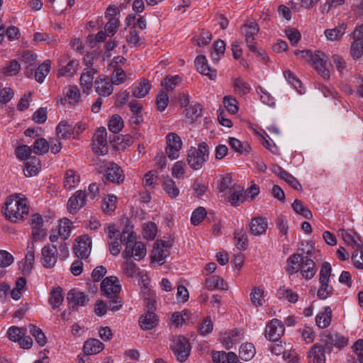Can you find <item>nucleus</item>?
<instances>
[{
    "label": "nucleus",
    "instance_id": "cd10ccee",
    "mask_svg": "<svg viewBox=\"0 0 363 363\" xmlns=\"http://www.w3.org/2000/svg\"><path fill=\"white\" fill-rule=\"evenodd\" d=\"M43 220L40 214H33L30 219V225L32 226V235L35 238L40 239L45 234L42 229Z\"/></svg>",
    "mask_w": 363,
    "mask_h": 363
},
{
    "label": "nucleus",
    "instance_id": "79ce46f5",
    "mask_svg": "<svg viewBox=\"0 0 363 363\" xmlns=\"http://www.w3.org/2000/svg\"><path fill=\"white\" fill-rule=\"evenodd\" d=\"M79 63L78 60H72L69 61L65 67H61L58 70L57 77L67 76L72 77L78 69Z\"/></svg>",
    "mask_w": 363,
    "mask_h": 363
},
{
    "label": "nucleus",
    "instance_id": "7ed1b4c3",
    "mask_svg": "<svg viewBox=\"0 0 363 363\" xmlns=\"http://www.w3.org/2000/svg\"><path fill=\"white\" fill-rule=\"evenodd\" d=\"M209 158L208 145L203 142L198 145V147H191L187 154V162L194 169L202 168Z\"/></svg>",
    "mask_w": 363,
    "mask_h": 363
},
{
    "label": "nucleus",
    "instance_id": "f3484780",
    "mask_svg": "<svg viewBox=\"0 0 363 363\" xmlns=\"http://www.w3.org/2000/svg\"><path fill=\"white\" fill-rule=\"evenodd\" d=\"M86 204V194L82 190L77 191L67 202V209L69 213H76Z\"/></svg>",
    "mask_w": 363,
    "mask_h": 363
},
{
    "label": "nucleus",
    "instance_id": "423d86ee",
    "mask_svg": "<svg viewBox=\"0 0 363 363\" xmlns=\"http://www.w3.org/2000/svg\"><path fill=\"white\" fill-rule=\"evenodd\" d=\"M258 31L259 26L255 22L246 23L241 28V32L245 35V43L249 50L256 53L257 55L261 56L262 58L265 60L267 57L265 54L259 52L255 45V35L257 34Z\"/></svg>",
    "mask_w": 363,
    "mask_h": 363
},
{
    "label": "nucleus",
    "instance_id": "f704fd0d",
    "mask_svg": "<svg viewBox=\"0 0 363 363\" xmlns=\"http://www.w3.org/2000/svg\"><path fill=\"white\" fill-rule=\"evenodd\" d=\"M309 363H325V350L323 347L315 345L309 352Z\"/></svg>",
    "mask_w": 363,
    "mask_h": 363
},
{
    "label": "nucleus",
    "instance_id": "7c9ffc66",
    "mask_svg": "<svg viewBox=\"0 0 363 363\" xmlns=\"http://www.w3.org/2000/svg\"><path fill=\"white\" fill-rule=\"evenodd\" d=\"M243 189L238 185H233L229 189L228 201L233 206H238L244 201Z\"/></svg>",
    "mask_w": 363,
    "mask_h": 363
},
{
    "label": "nucleus",
    "instance_id": "e433bc0d",
    "mask_svg": "<svg viewBox=\"0 0 363 363\" xmlns=\"http://www.w3.org/2000/svg\"><path fill=\"white\" fill-rule=\"evenodd\" d=\"M225 50V43L222 40H218L213 44L211 57L214 63H218L221 56L224 55Z\"/></svg>",
    "mask_w": 363,
    "mask_h": 363
},
{
    "label": "nucleus",
    "instance_id": "a211bd4d",
    "mask_svg": "<svg viewBox=\"0 0 363 363\" xmlns=\"http://www.w3.org/2000/svg\"><path fill=\"white\" fill-rule=\"evenodd\" d=\"M323 340L328 347H335L341 349L348 344V340L345 336L336 333H330L323 336Z\"/></svg>",
    "mask_w": 363,
    "mask_h": 363
},
{
    "label": "nucleus",
    "instance_id": "13d9d810",
    "mask_svg": "<svg viewBox=\"0 0 363 363\" xmlns=\"http://www.w3.org/2000/svg\"><path fill=\"white\" fill-rule=\"evenodd\" d=\"M180 77L178 75L174 77H166L161 82V86L164 87L167 91H172L174 88L179 84Z\"/></svg>",
    "mask_w": 363,
    "mask_h": 363
},
{
    "label": "nucleus",
    "instance_id": "2f4dec72",
    "mask_svg": "<svg viewBox=\"0 0 363 363\" xmlns=\"http://www.w3.org/2000/svg\"><path fill=\"white\" fill-rule=\"evenodd\" d=\"M35 260V247L33 242L28 243L27 246V253L25 257V262L22 266L23 272L29 273L33 267Z\"/></svg>",
    "mask_w": 363,
    "mask_h": 363
},
{
    "label": "nucleus",
    "instance_id": "c03bdc74",
    "mask_svg": "<svg viewBox=\"0 0 363 363\" xmlns=\"http://www.w3.org/2000/svg\"><path fill=\"white\" fill-rule=\"evenodd\" d=\"M151 84L148 80L144 79L133 90V96L141 99L145 97L150 91Z\"/></svg>",
    "mask_w": 363,
    "mask_h": 363
},
{
    "label": "nucleus",
    "instance_id": "6e6552de",
    "mask_svg": "<svg viewBox=\"0 0 363 363\" xmlns=\"http://www.w3.org/2000/svg\"><path fill=\"white\" fill-rule=\"evenodd\" d=\"M172 350L180 362H185L189 356L191 346L186 338L184 336L177 337L172 345Z\"/></svg>",
    "mask_w": 363,
    "mask_h": 363
},
{
    "label": "nucleus",
    "instance_id": "b1692460",
    "mask_svg": "<svg viewBox=\"0 0 363 363\" xmlns=\"http://www.w3.org/2000/svg\"><path fill=\"white\" fill-rule=\"evenodd\" d=\"M339 236L344 240V242L349 246H351L354 249L362 250L363 246L359 243L358 240L359 238L357 237V240L355 238L356 233L350 230L340 229L339 230Z\"/></svg>",
    "mask_w": 363,
    "mask_h": 363
},
{
    "label": "nucleus",
    "instance_id": "4468645a",
    "mask_svg": "<svg viewBox=\"0 0 363 363\" xmlns=\"http://www.w3.org/2000/svg\"><path fill=\"white\" fill-rule=\"evenodd\" d=\"M77 243L74 245V250L77 257L81 259H86L90 255L91 250V241L86 236H81L76 240Z\"/></svg>",
    "mask_w": 363,
    "mask_h": 363
},
{
    "label": "nucleus",
    "instance_id": "5fc2aeb1",
    "mask_svg": "<svg viewBox=\"0 0 363 363\" xmlns=\"http://www.w3.org/2000/svg\"><path fill=\"white\" fill-rule=\"evenodd\" d=\"M26 333V329L24 328H18L16 326L11 327L7 332L8 337L11 341H19Z\"/></svg>",
    "mask_w": 363,
    "mask_h": 363
},
{
    "label": "nucleus",
    "instance_id": "4d7b16f0",
    "mask_svg": "<svg viewBox=\"0 0 363 363\" xmlns=\"http://www.w3.org/2000/svg\"><path fill=\"white\" fill-rule=\"evenodd\" d=\"M279 298H284L291 303H296L298 301V296L296 293L292 291L289 289L284 287L280 288L277 292Z\"/></svg>",
    "mask_w": 363,
    "mask_h": 363
},
{
    "label": "nucleus",
    "instance_id": "37998d69",
    "mask_svg": "<svg viewBox=\"0 0 363 363\" xmlns=\"http://www.w3.org/2000/svg\"><path fill=\"white\" fill-rule=\"evenodd\" d=\"M206 286L209 290H213L215 289H227L226 284L224 283L223 279L216 275L211 276L206 279Z\"/></svg>",
    "mask_w": 363,
    "mask_h": 363
},
{
    "label": "nucleus",
    "instance_id": "f8f14e48",
    "mask_svg": "<svg viewBox=\"0 0 363 363\" xmlns=\"http://www.w3.org/2000/svg\"><path fill=\"white\" fill-rule=\"evenodd\" d=\"M311 61H312L315 70L323 78L325 79L330 78V71L326 67L328 57L323 52L317 50L313 53Z\"/></svg>",
    "mask_w": 363,
    "mask_h": 363
},
{
    "label": "nucleus",
    "instance_id": "c9c22d12",
    "mask_svg": "<svg viewBox=\"0 0 363 363\" xmlns=\"http://www.w3.org/2000/svg\"><path fill=\"white\" fill-rule=\"evenodd\" d=\"M48 301L53 309L59 308L62 304L64 296L62 294V289L60 286L55 287L51 290Z\"/></svg>",
    "mask_w": 363,
    "mask_h": 363
},
{
    "label": "nucleus",
    "instance_id": "412c9836",
    "mask_svg": "<svg viewBox=\"0 0 363 363\" xmlns=\"http://www.w3.org/2000/svg\"><path fill=\"white\" fill-rule=\"evenodd\" d=\"M267 228V220L265 218L262 217L253 218L249 225L250 232L255 236H259L265 233Z\"/></svg>",
    "mask_w": 363,
    "mask_h": 363
},
{
    "label": "nucleus",
    "instance_id": "de8ad7c7",
    "mask_svg": "<svg viewBox=\"0 0 363 363\" xmlns=\"http://www.w3.org/2000/svg\"><path fill=\"white\" fill-rule=\"evenodd\" d=\"M163 189L171 198H175L179 194V189L175 182L169 177L164 179Z\"/></svg>",
    "mask_w": 363,
    "mask_h": 363
},
{
    "label": "nucleus",
    "instance_id": "0eeeda50",
    "mask_svg": "<svg viewBox=\"0 0 363 363\" xmlns=\"http://www.w3.org/2000/svg\"><path fill=\"white\" fill-rule=\"evenodd\" d=\"M94 152L97 155H104L108 152L107 131L104 127L99 128L94 135L92 140Z\"/></svg>",
    "mask_w": 363,
    "mask_h": 363
},
{
    "label": "nucleus",
    "instance_id": "58836bf2",
    "mask_svg": "<svg viewBox=\"0 0 363 363\" xmlns=\"http://www.w3.org/2000/svg\"><path fill=\"white\" fill-rule=\"evenodd\" d=\"M346 28L347 25L345 23H342L335 28L325 30L324 32L325 35L329 40H339L345 34Z\"/></svg>",
    "mask_w": 363,
    "mask_h": 363
},
{
    "label": "nucleus",
    "instance_id": "bf43d9fd",
    "mask_svg": "<svg viewBox=\"0 0 363 363\" xmlns=\"http://www.w3.org/2000/svg\"><path fill=\"white\" fill-rule=\"evenodd\" d=\"M32 151L33 148L26 145H19L16 149V155L17 158L21 160H28Z\"/></svg>",
    "mask_w": 363,
    "mask_h": 363
},
{
    "label": "nucleus",
    "instance_id": "6e6d98bb",
    "mask_svg": "<svg viewBox=\"0 0 363 363\" xmlns=\"http://www.w3.org/2000/svg\"><path fill=\"white\" fill-rule=\"evenodd\" d=\"M123 127V121L119 115H113L108 123V128L113 133H119Z\"/></svg>",
    "mask_w": 363,
    "mask_h": 363
},
{
    "label": "nucleus",
    "instance_id": "864d4df0",
    "mask_svg": "<svg viewBox=\"0 0 363 363\" xmlns=\"http://www.w3.org/2000/svg\"><path fill=\"white\" fill-rule=\"evenodd\" d=\"M29 331L30 333L35 337V341L40 345L44 346L47 340L46 337L43 333L42 330L32 324L29 325Z\"/></svg>",
    "mask_w": 363,
    "mask_h": 363
},
{
    "label": "nucleus",
    "instance_id": "393cba45",
    "mask_svg": "<svg viewBox=\"0 0 363 363\" xmlns=\"http://www.w3.org/2000/svg\"><path fill=\"white\" fill-rule=\"evenodd\" d=\"M157 316L152 311H147V313L141 315L139 319L140 326L145 330L154 328L157 325Z\"/></svg>",
    "mask_w": 363,
    "mask_h": 363
},
{
    "label": "nucleus",
    "instance_id": "4be33fe9",
    "mask_svg": "<svg viewBox=\"0 0 363 363\" xmlns=\"http://www.w3.org/2000/svg\"><path fill=\"white\" fill-rule=\"evenodd\" d=\"M112 82L108 77L98 78L94 82L96 91L101 96H108L113 91Z\"/></svg>",
    "mask_w": 363,
    "mask_h": 363
},
{
    "label": "nucleus",
    "instance_id": "dca6fc26",
    "mask_svg": "<svg viewBox=\"0 0 363 363\" xmlns=\"http://www.w3.org/2000/svg\"><path fill=\"white\" fill-rule=\"evenodd\" d=\"M170 244L168 242L160 240L157 241L154 246L152 251V259L155 262L163 264L166 257L169 255L168 248L170 247Z\"/></svg>",
    "mask_w": 363,
    "mask_h": 363
},
{
    "label": "nucleus",
    "instance_id": "0e129e2a",
    "mask_svg": "<svg viewBox=\"0 0 363 363\" xmlns=\"http://www.w3.org/2000/svg\"><path fill=\"white\" fill-rule=\"evenodd\" d=\"M157 234V226L154 223L149 222L143 227V236L147 240L155 239Z\"/></svg>",
    "mask_w": 363,
    "mask_h": 363
},
{
    "label": "nucleus",
    "instance_id": "a19ab883",
    "mask_svg": "<svg viewBox=\"0 0 363 363\" xmlns=\"http://www.w3.org/2000/svg\"><path fill=\"white\" fill-rule=\"evenodd\" d=\"M125 261L122 265L124 274L130 277H136L140 275V269L131 258H124Z\"/></svg>",
    "mask_w": 363,
    "mask_h": 363
},
{
    "label": "nucleus",
    "instance_id": "bb28decb",
    "mask_svg": "<svg viewBox=\"0 0 363 363\" xmlns=\"http://www.w3.org/2000/svg\"><path fill=\"white\" fill-rule=\"evenodd\" d=\"M95 70L93 68L84 69L80 77V86L84 93H88L93 86V79Z\"/></svg>",
    "mask_w": 363,
    "mask_h": 363
},
{
    "label": "nucleus",
    "instance_id": "aec40b11",
    "mask_svg": "<svg viewBox=\"0 0 363 363\" xmlns=\"http://www.w3.org/2000/svg\"><path fill=\"white\" fill-rule=\"evenodd\" d=\"M311 255L309 251L307 252V255L303 257L300 270L303 278L306 279H312L315 272V264L314 261L308 257Z\"/></svg>",
    "mask_w": 363,
    "mask_h": 363
},
{
    "label": "nucleus",
    "instance_id": "e2e57ef3",
    "mask_svg": "<svg viewBox=\"0 0 363 363\" xmlns=\"http://www.w3.org/2000/svg\"><path fill=\"white\" fill-rule=\"evenodd\" d=\"M206 216V211L203 207L196 208L192 213L191 222L194 225H199Z\"/></svg>",
    "mask_w": 363,
    "mask_h": 363
},
{
    "label": "nucleus",
    "instance_id": "338daca9",
    "mask_svg": "<svg viewBox=\"0 0 363 363\" xmlns=\"http://www.w3.org/2000/svg\"><path fill=\"white\" fill-rule=\"evenodd\" d=\"M263 291L259 288H254L250 294V300L256 307L263 304Z\"/></svg>",
    "mask_w": 363,
    "mask_h": 363
},
{
    "label": "nucleus",
    "instance_id": "774afa93",
    "mask_svg": "<svg viewBox=\"0 0 363 363\" xmlns=\"http://www.w3.org/2000/svg\"><path fill=\"white\" fill-rule=\"evenodd\" d=\"M352 261L356 268L363 269V248L354 250L352 255Z\"/></svg>",
    "mask_w": 363,
    "mask_h": 363
},
{
    "label": "nucleus",
    "instance_id": "1a4fd4ad",
    "mask_svg": "<svg viewBox=\"0 0 363 363\" xmlns=\"http://www.w3.org/2000/svg\"><path fill=\"white\" fill-rule=\"evenodd\" d=\"M284 331L285 328L282 322L277 318H274L267 323L264 335L269 341L276 342L280 340Z\"/></svg>",
    "mask_w": 363,
    "mask_h": 363
},
{
    "label": "nucleus",
    "instance_id": "2eb2a0df",
    "mask_svg": "<svg viewBox=\"0 0 363 363\" xmlns=\"http://www.w3.org/2000/svg\"><path fill=\"white\" fill-rule=\"evenodd\" d=\"M89 300L87 295L76 289H71L67 295V301L72 310H74L77 306H85Z\"/></svg>",
    "mask_w": 363,
    "mask_h": 363
},
{
    "label": "nucleus",
    "instance_id": "473e14b6",
    "mask_svg": "<svg viewBox=\"0 0 363 363\" xmlns=\"http://www.w3.org/2000/svg\"><path fill=\"white\" fill-rule=\"evenodd\" d=\"M40 168V162L36 157H30L25 163L24 174L26 177H33L38 172Z\"/></svg>",
    "mask_w": 363,
    "mask_h": 363
},
{
    "label": "nucleus",
    "instance_id": "72a5a7b5",
    "mask_svg": "<svg viewBox=\"0 0 363 363\" xmlns=\"http://www.w3.org/2000/svg\"><path fill=\"white\" fill-rule=\"evenodd\" d=\"M56 132L58 138L67 139L74 134V128L72 123H69L66 121H62L57 125Z\"/></svg>",
    "mask_w": 363,
    "mask_h": 363
},
{
    "label": "nucleus",
    "instance_id": "a878e982",
    "mask_svg": "<svg viewBox=\"0 0 363 363\" xmlns=\"http://www.w3.org/2000/svg\"><path fill=\"white\" fill-rule=\"evenodd\" d=\"M303 257L301 254L295 253L288 257L286 271L289 274H294L300 271Z\"/></svg>",
    "mask_w": 363,
    "mask_h": 363
},
{
    "label": "nucleus",
    "instance_id": "4c0bfd02",
    "mask_svg": "<svg viewBox=\"0 0 363 363\" xmlns=\"http://www.w3.org/2000/svg\"><path fill=\"white\" fill-rule=\"evenodd\" d=\"M51 68V62L45 60L43 63L40 65L38 68L34 69L35 79L38 83L43 82L45 78L50 73Z\"/></svg>",
    "mask_w": 363,
    "mask_h": 363
},
{
    "label": "nucleus",
    "instance_id": "49530a36",
    "mask_svg": "<svg viewBox=\"0 0 363 363\" xmlns=\"http://www.w3.org/2000/svg\"><path fill=\"white\" fill-rule=\"evenodd\" d=\"M255 354V349L252 343L242 344L240 347V357L245 361L251 359L254 357Z\"/></svg>",
    "mask_w": 363,
    "mask_h": 363
},
{
    "label": "nucleus",
    "instance_id": "052dcab7",
    "mask_svg": "<svg viewBox=\"0 0 363 363\" xmlns=\"http://www.w3.org/2000/svg\"><path fill=\"white\" fill-rule=\"evenodd\" d=\"M126 74L122 68L116 67L111 74V81L112 84L119 85L125 82Z\"/></svg>",
    "mask_w": 363,
    "mask_h": 363
},
{
    "label": "nucleus",
    "instance_id": "c756f323",
    "mask_svg": "<svg viewBox=\"0 0 363 363\" xmlns=\"http://www.w3.org/2000/svg\"><path fill=\"white\" fill-rule=\"evenodd\" d=\"M104 345L98 339H89L84 345L83 350L85 354L88 355L96 354L102 351Z\"/></svg>",
    "mask_w": 363,
    "mask_h": 363
},
{
    "label": "nucleus",
    "instance_id": "09e8293b",
    "mask_svg": "<svg viewBox=\"0 0 363 363\" xmlns=\"http://www.w3.org/2000/svg\"><path fill=\"white\" fill-rule=\"evenodd\" d=\"M293 210L298 214L302 216L306 219H310L312 218L311 211L303 205V203L298 200L296 199L292 203Z\"/></svg>",
    "mask_w": 363,
    "mask_h": 363
},
{
    "label": "nucleus",
    "instance_id": "a18cd8bd",
    "mask_svg": "<svg viewBox=\"0 0 363 363\" xmlns=\"http://www.w3.org/2000/svg\"><path fill=\"white\" fill-rule=\"evenodd\" d=\"M72 222L67 218H64L60 220L57 231L60 237L62 240H65L69 236L72 230Z\"/></svg>",
    "mask_w": 363,
    "mask_h": 363
},
{
    "label": "nucleus",
    "instance_id": "c85d7f7f",
    "mask_svg": "<svg viewBox=\"0 0 363 363\" xmlns=\"http://www.w3.org/2000/svg\"><path fill=\"white\" fill-rule=\"evenodd\" d=\"M332 310L330 307L326 306L323 311L317 314L315 317V323L318 328H326L331 323Z\"/></svg>",
    "mask_w": 363,
    "mask_h": 363
},
{
    "label": "nucleus",
    "instance_id": "9b49d317",
    "mask_svg": "<svg viewBox=\"0 0 363 363\" xmlns=\"http://www.w3.org/2000/svg\"><path fill=\"white\" fill-rule=\"evenodd\" d=\"M166 154L171 160H175L179 157V152L182 147V142L180 137L174 133H170L167 137Z\"/></svg>",
    "mask_w": 363,
    "mask_h": 363
},
{
    "label": "nucleus",
    "instance_id": "603ef678",
    "mask_svg": "<svg viewBox=\"0 0 363 363\" xmlns=\"http://www.w3.org/2000/svg\"><path fill=\"white\" fill-rule=\"evenodd\" d=\"M117 198L114 195H108L103 199L101 208L105 213H110L116 208Z\"/></svg>",
    "mask_w": 363,
    "mask_h": 363
},
{
    "label": "nucleus",
    "instance_id": "680f3d73",
    "mask_svg": "<svg viewBox=\"0 0 363 363\" xmlns=\"http://www.w3.org/2000/svg\"><path fill=\"white\" fill-rule=\"evenodd\" d=\"M350 52L354 59L359 58L363 54V40H354L351 45Z\"/></svg>",
    "mask_w": 363,
    "mask_h": 363
},
{
    "label": "nucleus",
    "instance_id": "69168bd1",
    "mask_svg": "<svg viewBox=\"0 0 363 363\" xmlns=\"http://www.w3.org/2000/svg\"><path fill=\"white\" fill-rule=\"evenodd\" d=\"M202 112V108L200 104H195L190 106L186 108V116L192 121L196 120L199 117Z\"/></svg>",
    "mask_w": 363,
    "mask_h": 363
},
{
    "label": "nucleus",
    "instance_id": "8fccbe9b",
    "mask_svg": "<svg viewBox=\"0 0 363 363\" xmlns=\"http://www.w3.org/2000/svg\"><path fill=\"white\" fill-rule=\"evenodd\" d=\"M32 147L33 152L35 155H41L48 152L50 146L45 138H38L34 142Z\"/></svg>",
    "mask_w": 363,
    "mask_h": 363
},
{
    "label": "nucleus",
    "instance_id": "20e7f679",
    "mask_svg": "<svg viewBox=\"0 0 363 363\" xmlns=\"http://www.w3.org/2000/svg\"><path fill=\"white\" fill-rule=\"evenodd\" d=\"M331 265L329 262L322 264L319 273L320 286L317 291V296L320 299H325L330 296L333 292V287L328 284L331 275Z\"/></svg>",
    "mask_w": 363,
    "mask_h": 363
},
{
    "label": "nucleus",
    "instance_id": "f257e3e1",
    "mask_svg": "<svg viewBox=\"0 0 363 363\" xmlns=\"http://www.w3.org/2000/svg\"><path fill=\"white\" fill-rule=\"evenodd\" d=\"M136 234L128 230H123L121 235V241L125 245L123 252V258H132L135 260H140L145 257L147 253L145 245L142 242L136 240Z\"/></svg>",
    "mask_w": 363,
    "mask_h": 363
},
{
    "label": "nucleus",
    "instance_id": "ea45409f",
    "mask_svg": "<svg viewBox=\"0 0 363 363\" xmlns=\"http://www.w3.org/2000/svg\"><path fill=\"white\" fill-rule=\"evenodd\" d=\"M79 183V175L72 169H68L65 174L64 186L67 189L75 188Z\"/></svg>",
    "mask_w": 363,
    "mask_h": 363
},
{
    "label": "nucleus",
    "instance_id": "9d476101",
    "mask_svg": "<svg viewBox=\"0 0 363 363\" xmlns=\"http://www.w3.org/2000/svg\"><path fill=\"white\" fill-rule=\"evenodd\" d=\"M101 290L102 294L106 298L118 295L121 290L118 279L115 276L105 278L101 283Z\"/></svg>",
    "mask_w": 363,
    "mask_h": 363
},
{
    "label": "nucleus",
    "instance_id": "3c124183",
    "mask_svg": "<svg viewBox=\"0 0 363 363\" xmlns=\"http://www.w3.org/2000/svg\"><path fill=\"white\" fill-rule=\"evenodd\" d=\"M235 243L238 249L244 250L247 248L248 240L246 233L242 229L235 233Z\"/></svg>",
    "mask_w": 363,
    "mask_h": 363
},
{
    "label": "nucleus",
    "instance_id": "5701e85b",
    "mask_svg": "<svg viewBox=\"0 0 363 363\" xmlns=\"http://www.w3.org/2000/svg\"><path fill=\"white\" fill-rule=\"evenodd\" d=\"M36 59L37 55L30 51H25L21 55V62L28 64L26 67V74L29 78H31L33 75L36 67Z\"/></svg>",
    "mask_w": 363,
    "mask_h": 363
},
{
    "label": "nucleus",
    "instance_id": "6ab92c4d",
    "mask_svg": "<svg viewBox=\"0 0 363 363\" xmlns=\"http://www.w3.org/2000/svg\"><path fill=\"white\" fill-rule=\"evenodd\" d=\"M195 66L199 72L206 75L210 79L213 80L217 77L216 69H212L208 65V61L204 55H199L195 60Z\"/></svg>",
    "mask_w": 363,
    "mask_h": 363
},
{
    "label": "nucleus",
    "instance_id": "39448f33",
    "mask_svg": "<svg viewBox=\"0 0 363 363\" xmlns=\"http://www.w3.org/2000/svg\"><path fill=\"white\" fill-rule=\"evenodd\" d=\"M97 165L99 169H104L106 172L104 176L106 181H109L118 184L124 181L125 176L123 174V170L117 164L103 160L100 161V163Z\"/></svg>",
    "mask_w": 363,
    "mask_h": 363
},
{
    "label": "nucleus",
    "instance_id": "f03ea898",
    "mask_svg": "<svg viewBox=\"0 0 363 363\" xmlns=\"http://www.w3.org/2000/svg\"><path fill=\"white\" fill-rule=\"evenodd\" d=\"M4 214L6 217L13 223H19L24 220V216L29 211V206L26 199L18 198L16 196H9L5 203Z\"/></svg>",
    "mask_w": 363,
    "mask_h": 363
},
{
    "label": "nucleus",
    "instance_id": "ddd939ff",
    "mask_svg": "<svg viewBox=\"0 0 363 363\" xmlns=\"http://www.w3.org/2000/svg\"><path fill=\"white\" fill-rule=\"evenodd\" d=\"M57 259V249L55 245H45L41 250V263L44 267H53Z\"/></svg>",
    "mask_w": 363,
    "mask_h": 363
}]
</instances>
